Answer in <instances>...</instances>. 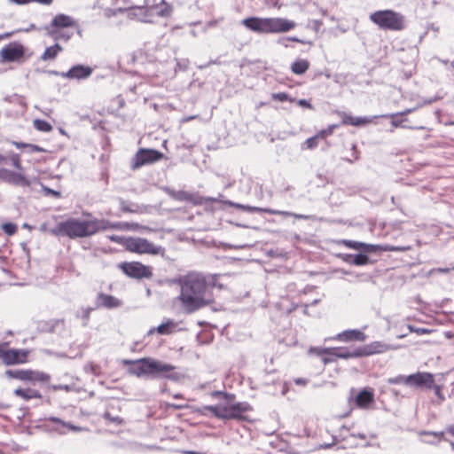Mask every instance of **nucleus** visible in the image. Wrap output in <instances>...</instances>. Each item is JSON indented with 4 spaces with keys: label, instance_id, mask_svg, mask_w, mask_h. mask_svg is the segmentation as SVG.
<instances>
[{
    "label": "nucleus",
    "instance_id": "nucleus-1",
    "mask_svg": "<svg viewBox=\"0 0 454 454\" xmlns=\"http://www.w3.org/2000/svg\"><path fill=\"white\" fill-rule=\"evenodd\" d=\"M178 299L187 313H192L214 301L206 278L200 273L188 274L182 279Z\"/></svg>",
    "mask_w": 454,
    "mask_h": 454
},
{
    "label": "nucleus",
    "instance_id": "nucleus-2",
    "mask_svg": "<svg viewBox=\"0 0 454 454\" xmlns=\"http://www.w3.org/2000/svg\"><path fill=\"white\" fill-rule=\"evenodd\" d=\"M110 223L103 219L80 220L69 218L60 222L57 226L51 229V234L54 236L68 237L74 239L78 238L90 237L101 231L108 229Z\"/></svg>",
    "mask_w": 454,
    "mask_h": 454
},
{
    "label": "nucleus",
    "instance_id": "nucleus-3",
    "mask_svg": "<svg viewBox=\"0 0 454 454\" xmlns=\"http://www.w3.org/2000/svg\"><path fill=\"white\" fill-rule=\"evenodd\" d=\"M124 364L130 365L128 369L129 373L138 378L152 376L163 377L175 380L178 379L177 374L174 372L175 366L150 357L137 360H125Z\"/></svg>",
    "mask_w": 454,
    "mask_h": 454
},
{
    "label": "nucleus",
    "instance_id": "nucleus-4",
    "mask_svg": "<svg viewBox=\"0 0 454 454\" xmlns=\"http://www.w3.org/2000/svg\"><path fill=\"white\" fill-rule=\"evenodd\" d=\"M241 23L249 30L259 34L284 33L295 27V23L283 18L249 17Z\"/></svg>",
    "mask_w": 454,
    "mask_h": 454
},
{
    "label": "nucleus",
    "instance_id": "nucleus-5",
    "mask_svg": "<svg viewBox=\"0 0 454 454\" xmlns=\"http://www.w3.org/2000/svg\"><path fill=\"white\" fill-rule=\"evenodd\" d=\"M371 20L385 30L400 31L405 28L404 16L392 10L375 12L371 14Z\"/></svg>",
    "mask_w": 454,
    "mask_h": 454
},
{
    "label": "nucleus",
    "instance_id": "nucleus-6",
    "mask_svg": "<svg viewBox=\"0 0 454 454\" xmlns=\"http://www.w3.org/2000/svg\"><path fill=\"white\" fill-rule=\"evenodd\" d=\"M205 411H210L215 418L222 419H244L242 413L250 409L245 403L234 404H216L204 406Z\"/></svg>",
    "mask_w": 454,
    "mask_h": 454
},
{
    "label": "nucleus",
    "instance_id": "nucleus-7",
    "mask_svg": "<svg viewBox=\"0 0 454 454\" xmlns=\"http://www.w3.org/2000/svg\"><path fill=\"white\" fill-rule=\"evenodd\" d=\"M123 245L127 251L140 254H158L162 249L161 247L154 245L148 239L138 237L126 239Z\"/></svg>",
    "mask_w": 454,
    "mask_h": 454
},
{
    "label": "nucleus",
    "instance_id": "nucleus-8",
    "mask_svg": "<svg viewBox=\"0 0 454 454\" xmlns=\"http://www.w3.org/2000/svg\"><path fill=\"white\" fill-rule=\"evenodd\" d=\"M122 272L129 278L142 279L153 277V269L140 262H124L119 264Z\"/></svg>",
    "mask_w": 454,
    "mask_h": 454
},
{
    "label": "nucleus",
    "instance_id": "nucleus-9",
    "mask_svg": "<svg viewBox=\"0 0 454 454\" xmlns=\"http://www.w3.org/2000/svg\"><path fill=\"white\" fill-rule=\"evenodd\" d=\"M5 375L10 379H16L28 382H47L50 375L39 371L33 370H7Z\"/></svg>",
    "mask_w": 454,
    "mask_h": 454
},
{
    "label": "nucleus",
    "instance_id": "nucleus-10",
    "mask_svg": "<svg viewBox=\"0 0 454 454\" xmlns=\"http://www.w3.org/2000/svg\"><path fill=\"white\" fill-rule=\"evenodd\" d=\"M25 56V47L20 42H12L0 51V63L19 62Z\"/></svg>",
    "mask_w": 454,
    "mask_h": 454
},
{
    "label": "nucleus",
    "instance_id": "nucleus-11",
    "mask_svg": "<svg viewBox=\"0 0 454 454\" xmlns=\"http://www.w3.org/2000/svg\"><path fill=\"white\" fill-rule=\"evenodd\" d=\"M163 158V153L154 149H139L131 160V168L137 169L144 165L154 163Z\"/></svg>",
    "mask_w": 454,
    "mask_h": 454
},
{
    "label": "nucleus",
    "instance_id": "nucleus-12",
    "mask_svg": "<svg viewBox=\"0 0 454 454\" xmlns=\"http://www.w3.org/2000/svg\"><path fill=\"white\" fill-rule=\"evenodd\" d=\"M434 383V376L430 372H417L405 378V384L417 387L431 389Z\"/></svg>",
    "mask_w": 454,
    "mask_h": 454
},
{
    "label": "nucleus",
    "instance_id": "nucleus-13",
    "mask_svg": "<svg viewBox=\"0 0 454 454\" xmlns=\"http://www.w3.org/2000/svg\"><path fill=\"white\" fill-rule=\"evenodd\" d=\"M28 352L22 349H5L3 362L6 365L24 364L27 361Z\"/></svg>",
    "mask_w": 454,
    "mask_h": 454
},
{
    "label": "nucleus",
    "instance_id": "nucleus-14",
    "mask_svg": "<svg viewBox=\"0 0 454 454\" xmlns=\"http://www.w3.org/2000/svg\"><path fill=\"white\" fill-rule=\"evenodd\" d=\"M332 350H330V352H332V354H333V356H335L336 359L337 358H350V357H359V356H367L369 354L368 350H367V348L364 347V348H354V349H349L348 348H342V347H338V348H330Z\"/></svg>",
    "mask_w": 454,
    "mask_h": 454
},
{
    "label": "nucleus",
    "instance_id": "nucleus-15",
    "mask_svg": "<svg viewBox=\"0 0 454 454\" xmlns=\"http://www.w3.org/2000/svg\"><path fill=\"white\" fill-rule=\"evenodd\" d=\"M157 7V4L149 6L148 1L145 0L144 5L131 7V12H129V16L131 18H137L142 22H150L152 11Z\"/></svg>",
    "mask_w": 454,
    "mask_h": 454
},
{
    "label": "nucleus",
    "instance_id": "nucleus-16",
    "mask_svg": "<svg viewBox=\"0 0 454 454\" xmlns=\"http://www.w3.org/2000/svg\"><path fill=\"white\" fill-rule=\"evenodd\" d=\"M385 119V118H390L391 121L387 123V130L388 132H394V130L396 128H406V121L408 119L406 117H403L401 114L394 113L390 114L382 115L381 117L374 116L373 118H371V122L375 121L377 123V121L380 119Z\"/></svg>",
    "mask_w": 454,
    "mask_h": 454
},
{
    "label": "nucleus",
    "instance_id": "nucleus-17",
    "mask_svg": "<svg viewBox=\"0 0 454 454\" xmlns=\"http://www.w3.org/2000/svg\"><path fill=\"white\" fill-rule=\"evenodd\" d=\"M236 207H239V208H242L245 211L249 212V213L264 212V213H267V214H270V215L294 216V217L298 218V219H303V218L307 217V216H305L303 215H298V214H294V213H290V212H287V211L276 210V209H271V208H263V207H258L245 206V205H240V204H237Z\"/></svg>",
    "mask_w": 454,
    "mask_h": 454
},
{
    "label": "nucleus",
    "instance_id": "nucleus-18",
    "mask_svg": "<svg viewBox=\"0 0 454 454\" xmlns=\"http://www.w3.org/2000/svg\"><path fill=\"white\" fill-rule=\"evenodd\" d=\"M92 74V69L90 67L82 65H76L71 67L67 73L61 75L68 79H85Z\"/></svg>",
    "mask_w": 454,
    "mask_h": 454
},
{
    "label": "nucleus",
    "instance_id": "nucleus-19",
    "mask_svg": "<svg viewBox=\"0 0 454 454\" xmlns=\"http://www.w3.org/2000/svg\"><path fill=\"white\" fill-rule=\"evenodd\" d=\"M366 339L364 333L359 330H347L338 333L333 340L349 342V341H364Z\"/></svg>",
    "mask_w": 454,
    "mask_h": 454
},
{
    "label": "nucleus",
    "instance_id": "nucleus-20",
    "mask_svg": "<svg viewBox=\"0 0 454 454\" xmlns=\"http://www.w3.org/2000/svg\"><path fill=\"white\" fill-rule=\"evenodd\" d=\"M49 420L56 424V427L54 429L59 434H66L67 430L74 431V432H81V431L84 430L83 427L74 426L68 422H65L57 417H51L49 419Z\"/></svg>",
    "mask_w": 454,
    "mask_h": 454
},
{
    "label": "nucleus",
    "instance_id": "nucleus-21",
    "mask_svg": "<svg viewBox=\"0 0 454 454\" xmlns=\"http://www.w3.org/2000/svg\"><path fill=\"white\" fill-rule=\"evenodd\" d=\"M74 25V21L72 17L66 14H58L56 15L49 27L54 28H64L73 27Z\"/></svg>",
    "mask_w": 454,
    "mask_h": 454
},
{
    "label": "nucleus",
    "instance_id": "nucleus-22",
    "mask_svg": "<svg viewBox=\"0 0 454 454\" xmlns=\"http://www.w3.org/2000/svg\"><path fill=\"white\" fill-rule=\"evenodd\" d=\"M349 399L354 400L356 405L360 408L367 407L369 404V389L364 387L358 394L355 395V389L350 390Z\"/></svg>",
    "mask_w": 454,
    "mask_h": 454
},
{
    "label": "nucleus",
    "instance_id": "nucleus-23",
    "mask_svg": "<svg viewBox=\"0 0 454 454\" xmlns=\"http://www.w3.org/2000/svg\"><path fill=\"white\" fill-rule=\"evenodd\" d=\"M14 395L17 396L21 397L22 399L28 401L33 398H42V395L38 390L32 389V388H17L14 390Z\"/></svg>",
    "mask_w": 454,
    "mask_h": 454
},
{
    "label": "nucleus",
    "instance_id": "nucleus-24",
    "mask_svg": "<svg viewBox=\"0 0 454 454\" xmlns=\"http://www.w3.org/2000/svg\"><path fill=\"white\" fill-rule=\"evenodd\" d=\"M175 326L176 324L173 320H168L166 323L160 324L156 328L150 329L148 334H153L154 332H157L160 334H169L172 333Z\"/></svg>",
    "mask_w": 454,
    "mask_h": 454
},
{
    "label": "nucleus",
    "instance_id": "nucleus-25",
    "mask_svg": "<svg viewBox=\"0 0 454 454\" xmlns=\"http://www.w3.org/2000/svg\"><path fill=\"white\" fill-rule=\"evenodd\" d=\"M309 67V62L307 59H296L292 65H291V70L295 74H303L307 72V70Z\"/></svg>",
    "mask_w": 454,
    "mask_h": 454
},
{
    "label": "nucleus",
    "instance_id": "nucleus-26",
    "mask_svg": "<svg viewBox=\"0 0 454 454\" xmlns=\"http://www.w3.org/2000/svg\"><path fill=\"white\" fill-rule=\"evenodd\" d=\"M63 48L59 44L55 43L52 46L47 47L41 56L43 60H50L54 59L59 52H61Z\"/></svg>",
    "mask_w": 454,
    "mask_h": 454
},
{
    "label": "nucleus",
    "instance_id": "nucleus-27",
    "mask_svg": "<svg viewBox=\"0 0 454 454\" xmlns=\"http://www.w3.org/2000/svg\"><path fill=\"white\" fill-rule=\"evenodd\" d=\"M368 122L367 118H361V117H354L350 114H343L342 116V123L347 125H352V126H361L365 125Z\"/></svg>",
    "mask_w": 454,
    "mask_h": 454
},
{
    "label": "nucleus",
    "instance_id": "nucleus-28",
    "mask_svg": "<svg viewBox=\"0 0 454 454\" xmlns=\"http://www.w3.org/2000/svg\"><path fill=\"white\" fill-rule=\"evenodd\" d=\"M167 192L172 199L179 201H191L192 200V195L184 191H174L171 189H167Z\"/></svg>",
    "mask_w": 454,
    "mask_h": 454
},
{
    "label": "nucleus",
    "instance_id": "nucleus-29",
    "mask_svg": "<svg viewBox=\"0 0 454 454\" xmlns=\"http://www.w3.org/2000/svg\"><path fill=\"white\" fill-rule=\"evenodd\" d=\"M99 299L102 302V305L106 308H116L121 304L117 298L109 294H99Z\"/></svg>",
    "mask_w": 454,
    "mask_h": 454
},
{
    "label": "nucleus",
    "instance_id": "nucleus-30",
    "mask_svg": "<svg viewBox=\"0 0 454 454\" xmlns=\"http://www.w3.org/2000/svg\"><path fill=\"white\" fill-rule=\"evenodd\" d=\"M10 176V181L17 185H28L29 182L27 180V178L20 173H15V172H8Z\"/></svg>",
    "mask_w": 454,
    "mask_h": 454
},
{
    "label": "nucleus",
    "instance_id": "nucleus-31",
    "mask_svg": "<svg viewBox=\"0 0 454 454\" xmlns=\"http://www.w3.org/2000/svg\"><path fill=\"white\" fill-rule=\"evenodd\" d=\"M389 348L390 346L387 343L380 341L371 342V355L384 353L387 351Z\"/></svg>",
    "mask_w": 454,
    "mask_h": 454
},
{
    "label": "nucleus",
    "instance_id": "nucleus-32",
    "mask_svg": "<svg viewBox=\"0 0 454 454\" xmlns=\"http://www.w3.org/2000/svg\"><path fill=\"white\" fill-rule=\"evenodd\" d=\"M34 128L42 132H50L52 130V126L44 120L35 119L33 121Z\"/></svg>",
    "mask_w": 454,
    "mask_h": 454
},
{
    "label": "nucleus",
    "instance_id": "nucleus-33",
    "mask_svg": "<svg viewBox=\"0 0 454 454\" xmlns=\"http://www.w3.org/2000/svg\"><path fill=\"white\" fill-rule=\"evenodd\" d=\"M160 4L163 7L157 12L158 16L164 18L169 17L173 11L172 6L168 4L165 0H161Z\"/></svg>",
    "mask_w": 454,
    "mask_h": 454
},
{
    "label": "nucleus",
    "instance_id": "nucleus-34",
    "mask_svg": "<svg viewBox=\"0 0 454 454\" xmlns=\"http://www.w3.org/2000/svg\"><path fill=\"white\" fill-rule=\"evenodd\" d=\"M330 350H332L330 348L310 347L308 350V354L315 355L322 358L325 354L330 353Z\"/></svg>",
    "mask_w": 454,
    "mask_h": 454
},
{
    "label": "nucleus",
    "instance_id": "nucleus-35",
    "mask_svg": "<svg viewBox=\"0 0 454 454\" xmlns=\"http://www.w3.org/2000/svg\"><path fill=\"white\" fill-rule=\"evenodd\" d=\"M339 243L343 244L345 247H347L348 248H352V249H356V250H358L362 247H369V245H367V244L359 243V242L352 241V240L342 239V240L339 241Z\"/></svg>",
    "mask_w": 454,
    "mask_h": 454
},
{
    "label": "nucleus",
    "instance_id": "nucleus-36",
    "mask_svg": "<svg viewBox=\"0 0 454 454\" xmlns=\"http://www.w3.org/2000/svg\"><path fill=\"white\" fill-rule=\"evenodd\" d=\"M103 418L110 423L115 425H121L123 423V419L119 416H113L109 411H105L103 414Z\"/></svg>",
    "mask_w": 454,
    "mask_h": 454
},
{
    "label": "nucleus",
    "instance_id": "nucleus-37",
    "mask_svg": "<svg viewBox=\"0 0 454 454\" xmlns=\"http://www.w3.org/2000/svg\"><path fill=\"white\" fill-rule=\"evenodd\" d=\"M3 231L9 236L13 235L17 231V225L12 223H5L2 225Z\"/></svg>",
    "mask_w": 454,
    "mask_h": 454
},
{
    "label": "nucleus",
    "instance_id": "nucleus-38",
    "mask_svg": "<svg viewBox=\"0 0 454 454\" xmlns=\"http://www.w3.org/2000/svg\"><path fill=\"white\" fill-rule=\"evenodd\" d=\"M272 98L278 100V101H280V102H285V101H294V98H289L288 97V94H286V92H278V93H273L272 94Z\"/></svg>",
    "mask_w": 454,
    "mask_h": 454
},
{
    "label": "nucleus",
    "instance_id": "nucleus-39",
    "mask_svg": "<svg viewBox=\"0 0 454 454\" xmlns=\"http://www.w3.org/2000/svg\"><path fill=\"white\" fill-rule=\"evenodd\" d=\"M421 435H427V436H434V438H437V442L443 437L444 432H435V431H422L420 433Z\"/></svg>",
    "mask_w": 454,
    "mask_h": 454
},
{
    "label": "nucleus",
    "instance_id": "nucleus-40",
    "mask_svg": "<svg viewBox=\"0 0 454 454\" xmlns=\"http://www.w3.org/2000/svg\"><path fill=\"white\" fill-rule=\"evenodd\" d=\"M367 262V256L364 254H354L353 264L363 265Z\"/></svg>",
    "mask_w": 454,
    "mask_h": 454
},
{
    "label": "nucleus",
    "instance_id": "nucleus-41",
    "mask_svg": "<svg viewBox=\"0 0 454 454\" xmlns=\"http://www.w3.org/2000/svg\"><path fill=\"white\" fill-rule=\"evenodd\" d=\"M304 145H306L307 149H314L317 146V138L316 136L311 137L304 142Z\"/></svg>",
    "mask_w": 454,
    "mask_h": 454
},
{
    "label": "nucleus",
    "instance_id": "nucleus-42",
    "mask_svg": "<svg viewBox=\"0 0 454 454\" xmlns=\"http://www.w3.org/2000/svg\"><path fill=\"white\" fill-rule=\"evenodd\" d=\"M10 160L15 168H17L19 170H20L22 168L21 164H20V158L19 154H16V153L12 154V156L10 157Z\"/></svg>",
    "mask_w": 454,
    "mask_h": 454
},
{
    "label": "nucleus",
    "instance_id": "nucleus-43",
    "mask_svg": "<svg viewBox=\"0 0 454 454\" xmlns=\"http://www.w3.org/2000/svg\"><path fill=\"white\" fill-rule=\"evenodd\" d=\"M432 388H434L435 395L439 398L438 403H441L442 402H443L445 400V396L442 393L441 387L438 385H434V383Z\"/></svg>",
    "mask_w": 454,
    "mask_h": 454
},
{
    "label": "nucleus",
    "instance_id": "nucleus-44",
    "mask_svg": "<svg viewBox=\"0 0 454 454\" xmlns=\"http://www.w3.org/2000/svg\"><path fill=\"white\" fill-rule=\"evenodd\" d=\"M49 34L54 37L55 39H59V38H62L64 39L65 41H67L69 38H70V35H64V34H60L59 33L57 30L55 29H51Z\"/></svg>",
    "mask_w": 454,
    "mask_h": 454
},
{
    "label": "nucleus",
    "instance_id": "nucleus-45",
    "mask_svg": "<svg viewBox=\"0 0 454 454\" xmlns=\"http://www.w3.org/2000/svg\"><path fill=\"white\" fill-rule=\"evenodd\" d=\"M321 360L324 363V364H327L333 363L336 360V357L335 356H333V354H332V352H330L325 354V356H322Z\"/></svg>",
    "mask_w": 454,
    "mask_h": 454
},
{
    "label": "nucleus",
    "instance_id": "nucleus-46",
    "mask_svg": "<svg viewBox=\"0 0 454 454\" xmlns=\"http://www.w3.org/2000/svg\"><path fill=\"white\" fill-rule=\"evenodd\" d=\"M370 248H371V253L377 252L380 249H383V250H396V251L397 250H401L399 247H382L380 246L372 245V244H371Z\"/></svg>",
    "mask_w": 454,
    "mask_h": 454
},
{
    "label": "nucleus",
    "instance_id": "nucleus-47",
    "mask_svg": "<svg viewBox=\"0 0 454 454\" xmlns=\"http://www.w3.org/2000/svg\"><path fill=\"white\" fill-rule=\"evenodd\" d=\"M333 131V128L330 127L328 129H323L321 131H319L316 137L318 139H325L328 135H330Z\"/></svg>",
    "mask_w": 454,
    "mask_h": 454
},
{
    "label": "nucleus",
    "instance_id": "nucleus-48",
    "mask_svg": "<svg viewBox=\"0 0 454 454\" xmlns=\"http://www.w3.org/2000/svg\"><path fill=\"white\" fill-rule=\"evenodd\" d=\"M405 376H403V375H398L395 378H391L388 380V382L389 383H392V384H399V383H404L405 384Z\"/></svg>",
    "mask_w": 454,
    "mask_h": 454
},
{
    "label": "nucleus",
    "instance_id": "nucleus-49",
    "mask_svg": "<svg viewBox=\"0 0 454 454\" xmlns=\"http://www.w3.org/2000/svg\"><path fill=\"white\" fill-rule=\"evenodd\" d=\"M297 104L300 106L306 107V108H309V109H313L312 105L307 99H299L297 101Z\"/></svg>",
    "mask_w": 454,
    "mask_h": 454
},
{
    "label": "nucleus",
    "instance_id": "nucleus-50",
    "mask_svg": "<svg viewBox=\"0 0 454 454\" xmlns=\"http://www.w3.org/2000/svg\"><path fill=\"white\" fill-rule=\"evenodd\" d=\"M27 148H29L30 152H37V153H43L45 152V150L39 145L28 144Z\"/></svg>",
    "mask_w": 454,
    "mask_h": 454
},
{
    "label": "nucleus",
    "instance_id": "nucleus-51",
    "mask_svg": "<svg viewBox=\"0 0 454 454\" xmlns=\"http://www.w3.org/2000/svg\"><path fill=\"white\" fill-rule=\"evenodd\" d=\"M90 311H91V309H90V308H86V309H83V311H82V318L84 320L83 325H87V322H88L89 317H90Z\"/></svg>",
    "mask_w": 454,
    "mask_h": 454
},
{
    "label": "nucleus",
    "instance_id": "nucleus-52",
    "mask_svg": "<svg viewBox=\"0 0 454 454\" xmlns=\"http://www.w3.org/2000/svg\"><path fill=\"white\" fill-rule=\"evenodd\" d=\"M124 11H125V9H121V8H119V9H117V10H111V9H108V10H106V17H108V18H110L111 16H114V15H116V13H117V12H124Z\"/></svg>",
    "mask_w": 454,
    "mask_h": 454
},
{
    "label": "nucleus",
    "instance_id": "nucleus-53",
    "mask_svg": "<svg viewBox=\"0 0 454 454\" xmlns=\"http://www.w3.org/2000/svg\"><path fill=\"white\" fill-rule=\"evenodd\" d=\"M212 395H213V396H220V395H222V396H223L225 399H228L229 397H231V398H233V397H234L232 395H229V394H227V393H223V392H221V391H214V392L212 393Z\"/></svg>",
    "mask_w": 454,
    "mask_h": 454
},
{
    "label": "nucleus",
    "instance_id": "nucleus-54",
    "mask_svg": "<svg viewBox=\"0 0 454 454\" xmlns=\"http://www.w3.org/2000/svg\"><path fill=\"white\" fill-rule=\"evenodd\" d=\"M342 259L347 262H349V263H353V260H354V254H344L341 255Z\"/></svg>",
    "mask_w": 454,
    "mask_h": 454
},
{
    "label": "nucleus",
    "instance_id": "nucleus-55",
    "mask_svg": "<svg viewBox=\"0 0 454 454\" xmlns=\"http://www.w3.org/2000/svg\"><path fill=\"white\" fill-rule=\"evenodd\" d=\"M86 370H90L93 374H97L98 373V365L94 364H89L88 365H86Z\"/></svg>",
    "mask_w": 454,
    "mask_h": 454
},
{
    "label": "nucleus",
    "instance_id": "nucleus-56",
    "mask_svg": "<svg viewBox=\"0 0 454 454\" xmlns=\"http://www.w3.org/2000/svg\"><path fill=\"white\" fill-rule=\"evenodd\" d=\"M294 383L299 386H306L308 383V380L303 378H297L294 380Z\"/></svg>",
    "mask_w": 454,
    "mask_h": 454
},
{
    "label": "nucleus",
    "instance_id": "nucleus-57",
    "mask_svg": "<svg viewBox=\"0 0 454 454\" xmlns=\"http://www.w3.org/2000/svg\"><path fill=\"white\" fill-rule=\"evenodd\" d=\"M415 110V108H407L402 112H398L399 114H401V115L403 117H406L408 114H411L413 111Z\"/></svg>",
    "mask_w": 454,
    "mask_h": 454
},
{
    "label": "nucleus",
    "instance_id": "nucleus-58",
    "mask_svg": "<svg viewBox=\"0 0 454 454\" xmlns=\"http://www.w3.org/2000/svg\"><path fill=\"white\" fill-rule=\"evenodd\" d=\"M446 432L454 436V423L446 427Z\"/></svg>",
    "mask_w": 454,
    "mask_h": 454
},
{
    "label": "nucleus",
    "instance_id": "nucleus-59",
    "mask_svg": "<svg viewBox=\"0 0 454 454\" xmlns=\"http://www.w3.org/2000/svg\"><path fill=\"white\" fill-rule=\"evenodd\" d=\"M33 2H37L44 5H50L52 4L53 0H33Z\"/></svg>",
    "mask_w": 454,
    "mask_h": 454
},
{
    "label": "nucleus",
    "instance_id": "nucleus-60",
    "mask_svg": "<svg viewBox=\"0 0 454 454\" xmlns=\"http://www.w3.org/2000/svg\"><path fill=\"white\" fill-rule=\"evenodd\" d=\"M12 35H13V32H6V33H4V34H2V35H0V41H1V40H4V39H6V38H9V37H11Z\"/></svg>",
    "mask_w": 454,
    "mask_h": 454
},
{
    "label": "nucleus",
    "instance_id": "nucleus-61",
    "mask_svg": "<svg viewBox=\"0 0 454 454\" xmlns=\"http://www.w3.org/2000/svg\"><path fill=\"white\" fill-rule=\"evenodd\" d=\"M39 229H40V231H44V232H50V233H51V231H50L51 230V229H50V230L48 229V227H47V223H42V224L40 225V228H39Z\"/></svg>",
    "mask_w": 454,
    "mask_h": 454
},
{
    "label": "nucleus",
    "instance_id": "nucleus-62",
    "mask_svg": "<svg viewBox=\"0 0 454 454\" xmlns=\"http://www.w3.org/2000/svg\"><path fill=\"white\" fill-rule=\"evenodd\" d=\"M45 190H46L47 193H51V194H52V195H54L56 197H59L60 196V192H57V191H54V190H51V189H49V188H47Z\"/></svg>",
    "mask_w": 454,
    "mask_h": 454
},
{
    "label": "nucleus",
    "instance_id": "nucleus-63",
    "mask_svg": "<svg viewBox=\"0 0 454 454\" xmlns=\"http://www.w3.org/2000/svg\"><path fill=\"white\" fill-rule=\"evenodd\" d=\"M13 145H14L17 148H23V147H27V145H28V144L20 143V142H13Z\"/></svg>",
    "mask_w": 454,
    "mask_h": 454
},
{
    "label": "nucleus",
    "instance_id": "nucleus-64",
    "mask_svg": "<svg viewBox=\"0 0 454 454\" xmlns=\"http://www.w3.org/2000/svg\"><path fill=\"white\" fill-rule=\"evenodd\" d=\"M184 454H206L204 452L195 451V450H186L184 452Z\"/></svg>",
    "mask_w": 454,
    "mask_h": 454
}]
</instances>
